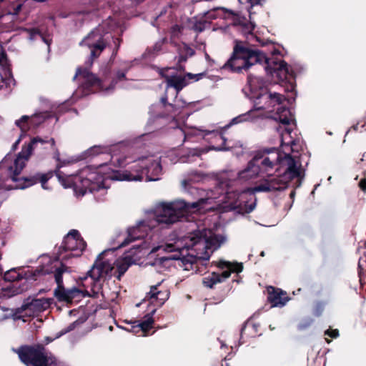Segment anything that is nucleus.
Returning <instances> with one entry per match:
<instances>
[{
	"mask_svg": "<svg viewBox=\"0 0 366 366\" xmlns=\"http://www.w3.org/2000/svg\"><path fill=\"white\" fill-rule=\"evenodd\" d=\"M39 142L45 143L46 141L39 137H34L27 145L22 147L13 164L8 168L9 175L13 182H16L17 188L24 189L40 182L44 189H47V182L54 175L64 188H72L76 194L82 196L88 192H94L105 188L104 180L107 177L102 174L98 169L106 163L99 164L93 170L89 167L84 168L76 175L65 174L60 170L61 165L58 164L54 170L46 173L36 172L28 177H19L26 166L25 161L29 159L32 151L38 147Z\"/></svg>",
	"mask_w": 366,
	"mask_h": 366,
	"instance_id": "f257e3e1",
	"label": "nucleus"
},
{
	"mask_svg": "<svg viewBox=\"0 0 366 366\" xmlns=\"http://www.w3.org/2000/svg\"><path fill=\"white\" fill-rule=\"evenodd\" d=\"M278 164L287 166L282 174L270 175L263 178L252 188L254 192H274L282 191L288 187L289 183L297 179L301 183V165L297 166L295 159L290 154H285L281 160V154L277 149L272 147L258 151L248 162L246 168L238 173L240 179L248 180L257 177L260 173H269Z\"/></svg>",
	"mask_w": 366,
	"mask_h": 366,
	"instance_id": "f03ea898",
	"label": "nucleus"
},
{
	"mask_svg": "<svg viewBox=\"0 0 366 366\" xmlns=\"http://www.w3.org/2000/svg\"><path fill=\"white\" fill-rule=\"evenodd\" d=\"M224 238L222 236H215L207 238L205 232L197 230L191 233L183 241H177L174 243H166L161 248L167 252H172L186 249L191 257L197 259L209 260L211 253L218 249L223 243Z\"/></svg>",
	"mask_w": 366,
	"mask_h": 366,
	"instance_id": "7ed1b4c3",
	"label": "nucleus"
},
{
	"mask_svg": "<svg viewBox=\"0 0 366 366\" xmlns=\"http://www.w3.org/2000/svg\"><path fill=\"white\" fill-rule=\"evenodd\" d=\"M204 202L203 199L192 203L183 200L162 202L156 209L155 219L159 224L169 226L180 221L189 213L199 210Z\"/></svg>",
	"mask_w": 366,
	"mask_h": 366,
	"instance_id": "20e7f679",
	"label": "nucleus"
},
{
	"mask_svg": "<svg viewBox=\"0 0 366 366\" xmlns=\"http://www.w3.org/2000/svg\"><path fill=\"white\" fill-rule=\"evenodd\" d=\"M234 44L232 53L222 69L240 74L247 71L259 61L258 49L249 48L243 41L235 40Z\"/></svg>",
	"mask_w": 366,
	"mask_h": 366,
	"instance_id": "39448f33",
	"label": "nucleus"
},
{
	"mask_svg": "<svg viewBox=\"0 0 366 366\" xmlns=\"http://www.w3.org/2000/svg\"><path fill=\"white\" fill-rule=\"evenodd\" d=\"M162 172L160 163L151 158L145 157L135 162L129 170L114 174L112 179L119 181H141L146 177L147 181H154Z\"/></svg>",
	"mask_w": 366,
	"mask_h": 366,
	"instance_id": "423d86ee",
	"label": "nucleus"
},
{
	"mask_svg": "<svg viewBox=\"0 0 366 366\" xmlns=\"http://www.w3.org/2000/svg\"><path fill=\"white\" fill-rule=\"evenodd\" d=\"M71 269L69 267L65 265L62 262H60L59 266L55 267L54 271H49L48 269L42 268H37L34 272V276L54 273L55 282L57 285L56 288L54 290V294L56 298L59 302H64L66 303H71L73 301H79L81 297L85 296L83 290L74 287L71 289H66L63 284L62 275L65 272L70 273Z\"/></svg>",
	"mask_w": 366,
	"mask_h": 366,
	"instance_id": "0eeeda50",
	"label": "nucleus"
},
{
	"mask_svg": "<svg viewBox=\"0 0 366 366\" xmlns=\"http://www.w3.org/2000/svg\"><path fill=\"white\" fill-rule=\"evenodd\" d=\"M86 247V242L76 229H71L64 236L61 246L57 250V254L62 261L71 257L81 256Z\"/></svg>",
	"mask_w": 366,
	"mask_h": 366,
	"instance_id": "6e6552de",
	"label": "nucleus"
},
{
	"mask_svg": "<svg viewBox=\"0 0 366 366\" xmlns=\"http://www.w3.org/2000/svg\"><path fill=\"white\" fill-rule=\"evenodd\" d=\"M113 269L114 267L108 261L97 260L82 280H86L88 276L91 277L92 292L97 295L102 293L103 283L107 277H112Z\"/></svg>",
	"mask_w": 366,
	"mask_h": 366,
	"instance_id": "1a4fd4ad",
	"label": "nucleus"
},
{
	"mask_svg": "<svg viewBox=\"0 0 366 366\" xmlns=\"http://www.w3.org/2000/svg\"><path fill=\"white\" fill-rule=\"evenodd\" d=\"M213 263L223 271L221 273L213 272L203 278L204 286L210 289L217 283H221L228 279L232 272L239 273L243 269L242 263L230 262L225 260H219Z\"/></svg>",
	"mask_w": 366,
	"mask_h": 366,
	"instance_id": "9d476101",
	"label": "nucleus"
},
{
	"mask_svg": "<svg viewBox=\"0 0 366 366\" xmlns=\"http://www.w3.org/2000/svg\"><path fill=\"white\" fill-rule=\"evenodd\" d=\"M108 44L104 35L99 29H94L85 36L79 45L86 47L90 51V55L86 64L92 66L94 61L99 58Z\"/></svg>",
	"mask_w": 366,
	"mask_h": 366,
	"instance_id": "9b49d317",
	"label": "nucleus"
},
{
	"mask_svg": "<svg viewBox=\"0 0 366 366\" xmlns=\"http://www.w3.org/2000/svg\"><path fill=\"white\" fill-rule=\"evenodd\" d=\"M259 61L257 64L264 65L266 72L279 81H284L291 76L289 66L286 61L277 56L267 57L263 52L258 50Z\"/></svg>",
	"mask_w": 366,
	"mask_h": 366,
	"instance_id": "f8f14e48",
	"label": "nucleus"
},
{
	"mask_svg": "<svg viewBox=\"0 0 366 366\" xmlns=\"http://www.w3.org/2000/svg\"><path fill=\"white\" fill-rule=\"evenodd\" d=\"M77 76H81L84 79L82 84L84 89L86 90L92 92L107 90V87H104V82L106 81V78L104 79H99L95 74L91 73L87 67H79L76 69L74 79Z\"/></svg>",
	"mask_w": 366,
	"mask_h": 366,
	"instance_id": "ddd939ff",
	"label": "nucleus"
},
{
	"mask_svg": "<svg viewBox=\"0 0 366 366\" xmlns=\"http://www.w3.org/2000/svg\"><path fill=\"white\" fill-rule=\"evenodd\" d=\"M224 11L225 13H228L233 16V25L239 26L241 32L245 35L249 40L256 39L257 42L261 43L260 39L253 34L255 25L252 22L248 21L245 17L239 16L232 10L225 9Z\"/></svg>",
	"mask_w": 366,
	"mask_h": 366,
	"instance_id": "4468645a",
	"label": "nucleus"
},
{
	"mask_svg": "<svg viewBox=\"0 0 366 366\" xmlns=\"http://www.w3.org/2000/svg\"><path fill=\"white\" fill-rule=\"evenodd\" d=\"M172 44L176 48L178 54L175 58L177 60L176 69L180 72H184L185 71L184 64L187 61L189 58L194 56L196 52L194 49L184 42H172Z\"/></svg>",
	"mask_w": 366,
	"mask_h": 366,
	"instance_id": "2eb2a0df",
	"label": "nucleus"
},
{
	"mask_svg": "<svg viewBox=\"0 0 366 366\" xmlns=\"http://www.w3.org/2000/svg\"><path fill=\"white\" fill-rule=\"evenodd\" d=\"M46 118L47 115L45 113L35 114L31 117L24 115L16 120L15 124L20 128L22 133H26L31 127H38L43 123Z\"/></svg>",
	"mask_w": 366,
	"mask_h": 366,
	"instance_id": "dca6fc26",
	"label": "nucleus"
},
{
	"mask_svg": "<svg viewBox=\"0 0 366 366\" xmlns=\"http://www.w3.org/2000/svg\"><path fill=\"white\" fill-rule=\"evenodd\" d=\"M148 227L144 221H141L136 226L129 228L127 237L119 244V247H124L137 239L144 238L147 234Z\"/></svg>",
	"mask_w": 366,
	"mask_h": 366,
	"instance_id": "f3484780",
	"label": "nucleus"
},
{
	"mask_svg": "<svg viewBox=\"0 0 366 366\" xmlns=\"http://www.w3.org/2000/svg\"><path fill=\"white\" fill-rule=\"evenodd\" d=\"M267 301L271 307H282L290 300L286 292L280 288L269 286L267 287Z\"/></svg>",
	"mask_w": 366,
	"mask_h": 366,
	"instance_id": "a211bd4d",
	"label": "nucleus"
},
{
	"mask_svg": "<svg viewBox=\"0 0 366 366\" xmlns=\"http://www.w3.org/2000/svg\"><path fill=\"white\" fill-rule=\"evenodd\" d=\"M229 127V125H227L224 127L221 128L220 131H206L205 136L212 135V143L214 144L210 146V149L214 151H227L229 150L230 147L227 145V139L224 135V131Z\"/></svg>",
	"mask_w": 366,
	"mask_h": 366,
	"instance_id": "6ab92c4d",
	"label": "nucleus"
},
{
	"mask_svg": "<svg viewBox=\"0 0 366 366\" xmlns=\"http://www.w3.org/2000/svg\"><path fill=\"white\" fill-rule=\"evenodd\" d=\"M161 282L150 287V290L147 293L145 299L149 300L152 304H157L161 307L168 300L169 292L167 290H159Z\"/></svg>",
	"mask_w": 366,
	"mask_h": 366,
	"instance_id": "aec40b11",
	"label": "nucleus"
},
{
	"mask_svg": "<svg viewBox=\"0 0 366 366\" xmlns=\"http://www.w3.org/2000/svg\"><path fill=\"white\" fill-rule=\"evenodd\" d=\"M247 82L253 97L257 96V93H262L269 89L267 82L262 77L249 74L247 76Z\"/></svg>",
	"mask_w": 366,
	"mask_h": 366,
	"instance_id": "412c9836",
	"label": "nucleus"
},
{
	"mask_svg": "<svg viewBox=\"0 0 366 366\" xmlns=\"http://www.w3.org/2000/svg\"><path fill=\"white\" fill-rule=\"evenodd\" d=\"M26 305L29 313H26V316H31V314L46 310L49 307V301L45 298L34 299L31 302H27Z\"/></svg>",
	"mask_w": 366,
	"mask_h": 366,
	"instance_id": "4be33fe9",
	"label": "nucleus"
},
{
	"mask_svg": "<svg viewBox=\"0 0 366 366\" xmlns=\"http://www.w3.org/2000/svg\"><path fill=\"white\" fill-rule=\"evenodd\" d=\"M160 75L162 77L165 78L166 82L169 86L175 89L177 93L179 92L188 84L185 77L181 76L173 75L169 76L164 74L162 71L160 72Z\"/></svg>",
	"mask_w": 366,
	"mask_h": 366,
	"instance_id": "5701e85b",
	"label": "nucleus"
},
{
	"mask_svg": "<svg viewBox=\"0 0 366 366\" xmlns=\"http://www.w3.org/2000/svg\"><path fill=\"white\" fill-rule=\"evenodd\" d=\"M25 290H26V287H24V285H16V283H10L7 287H2L0 290V300L11 297L23 292Z\"/></svg>",
	"mask_w": 366,
	"mask_h": 366,
	"instance_id": "b1692460",
	"label": "nucleus"
},
{
	"mask_svg": "<svg viewBox=\"0 0 366 366\" xmlns=\"http://www.w3.org/2000/svg\"><path fill=\"white\" fill-rule=\"evenodd\" d=\"M271 97V92L269 90H266L262 93H257V96H254V104L255 107L258 110H267L269 109V98Z\"/></svg>",
	"mask_w": 366,
	"mask_h": 366,
	"instance_id": "393cba45",
	"label": "nucleus"
},
{
	"mask_svg": "<svg viewBox=\"0 0 366 366\" xmlns=\"http://www.w3.org/2000/svg\"><path fill=\"white\" fill-rule=\"evenodd\" d=\"M24 279H26L24 275L18 272L15 269H11L6 272L4 274V280L5 281L9 282L10 283H16V285H20L19 284V281Z\"/></svg>",
	"mask_w": 366,
	"mask_h": 366,
	"instance_id": "a878e982",
	"label": "nucleus"
},
{
	"mask_svg": "<svg viewBox=\"0 0 366 366\" xmlns=\"http://www.w3.org/2000/svg\"><path fill=\"white\" fill-rule=\"evenodd\" d=\"M290 110L285 107H280L277 109V112L275 114L274 119L278 120L280 123L284 125H289L290 119L289 117Z\"/></svg>",
	"mask_w": 366,
	"mask_h": 366,
	"instance_id": "bb28decb",
	"label": "nucleus"
},
{
	"mask_svg": "<svg viewBox=\"0 0 366 366\" xmlns=\"http://www.w3.org/2000/svg\"><path fill=\"white\" fill-rule=\"evenodd\" d=\"M164 109V114L162 115V117H167L172 119H175V117L182 112V108L175 104H166Z\"/></svg>",
	"mask_w": 366,
	"mask_h": 366,
	"instance_id": "cd10ccee",
	"label": "nucleus"
},
{
	"mask_svg": "<svg viewBox=\"0 0 366 366\" xmlns=\"http://www.w3.org/2000/svg\"><path fill=\"white\" fill-rule=\"evenodd\" d=\"M156 309H153L149 313H148L145 317L147 318L144 320H142L139 324V327L144 332H148L150 329L152 328V325L154 323V319L152 317L153 315L155 313Z\"/></svg>",
	"mask_w": 366,
	"mask_h": 366,
	"instance_id": "c85d7f7f",
	"label": "nucleus"
},
{
	"mask_svg": "<svg viewBox=\"0 0 366 366\" xmlns=\"http://www.w3.org/2000/svg\"><path fill=\"white\" fill-rule=\"evenodd\" d=\"M164 39L158 41L157 42H156L154 44V46H152V47L147 48V51H146V53H145V55H147V56H148L149 57L150 56H155L158 55L159 53L162 49V46L164 44Z\"/></svg>",
	"mask_w": 366,
	"mask_h": 366,
	"instance_id": "c756f323",
	"label": "nucleus"
},
{
	"mask_svg": "<svg viewBox=\"0 0 366 366\" xmlns=\"http://www.w3.org/2000/svg\"><path fill=\"white\" fill-rule=\"evenodd\" d=\"M285 99V97L283 95L277 92H271V97L269 98V109L274 108L276 105L281 104Z\"/></svg>",
	"mask_w": 366,
	"mask_h": 366,
	"instance_id": "7c9ffc66",
	"label": "nucleus"
},
{
	"mask_svg": "<svg viewBox=\"0 0 366 366\" xmlns=\"http://www.w3.org/2000/svg\"><path fill=\"white\" fill-rule=\"evenodd\" d=\"M12 317L14 320H21L25 315H23L22 313L26 312H29L28 306L26 302H24L21 307L12 309Z\"/></svg>",
	"mask_w": 366,
	"mask_h": 366,
	"instance_id": "2f4dec72",
	"label": "nucleus"
},
{
	"mask_svg": "<svg viewBox=\"0 0 366 366\" xmlns=\"http://www.w3.org/2000/svg\"><path fill=\"white\" fill-rule=\"evenodd\" d=\"M126 79V72L123 71H117L115 77L112 78L111 83L108 87H107V90L114 89L115 85L118 81L125 80Z\"/></svg>",
	"mask_w": 366,
	"mask_h": 366,
	"instance_id": "473e14b6",
	"label": "nucleus"
},
{
	"mask_svg": "<svg viewBox=\"0 0 366 366\" xmlns=\"http://www.w3.org/2000/svg\"><path fill=\"white\" fill-rule=\"evenodd\" d=\"M194 24L192 25V29L197 32H202L206 27V24H207V21L204 19L203 18L200 19H197V18L194 19Z\"/></svg>",
	"mask_w": 366,
	"mask_h": 366,
	"instance_id": "72a5a7b5",
	"label": "nucleus"
},
{
	"mask_svg": "<svg viewBox=\"0 0 366 366\" xmlns=\"http://www.w3.org/2000/svg\"><path fill=\"white\" fill-rule=\"evenodd\" d=\"M251 118V112H247L245 114H240L232 119L231 122L228 124L229 127L232 124H236L238 123H241L243 122L248 121Z\"/></svg>",
	"mask_w": 366,
	"mask_h": 366,
	"instance_id": "f704fd0d",
	"label": "nucleus"
},
{
	"mask_svg": "<svg viewBox=\"0 0 366 366\" xmlns=\"http://www.w3.org/2000/svg\"><path fill=\"white\" fill-rule=\"evenodd\" d=\"M128 268L129 264L125 262L119 263V264H117L116 269V272L117 273V274H115L118 280H120L121 277L127 271Z\"/></svg>",
	"mask_w": 366,
	"mask_h": 366,
	"instance_id": "c9c22d12",
	"label": "nucleus"
},
{
	"mask_svg": "<svg viewBox=\"0 0 366 366\" xmlns=\"http://www.w3.org/2000/svg\"><path fill=\"white\" fill-rule=\"evenodd\" d=\"M104 150L105 148L104 147H102L100 146H94L87 151V153L89 156L97 155L104 153Z\"/></svg>",
	"mask_w": 366,
	"mask_h": 366,
	"instance_id": "e433bc0d",
	"label": "nucleus"
},
{
	"mask_svg": "<svg viewBox=\"0 0 366 366\" xmlns=\"http://www.w3.org/2000/svg\"><path fill=\"white\" fill-rule=\"evenodd\" d=\"M184 29L183 26L179 24H174L171 27V35L174 37H178Z\"/></svg>",
	"mask_w": 366,
	"mask_h": 366,
	"instance_id": "4c0bfd02",
	"label": "nucleus"
},
{
	"mask_svg": "<svg viewBox=\"0 0 366 366\" xmlns=\"http://www.w3.org/2000/svg\"><path fill=\"white\" fill-rule=\"evenodd\" d=\"M44 140V139H42ZM44 141H46V139H44ZM39 144H41V145H44L45 144H50L51 145V147L53 149H56V152H55V155H54V158L59 162L60 161V158H59V151L56 149L55 147V140L54 138H50L49 140H46V142L45 143H41V142H39Z\"/></svg>",
	"mask_w": 366,
	"mask_h": 366,
	"instance_id": "58836bf2",
	"label": "nucleus"
},
{
	"mask_svg": "<svg viewBox=\"0 0 366 366\" xmlns=\"http://www.w3.org/2000/svg\"><path fill=\"white\" fill-rule=\"evenodd\" d=\"M206 72H202L199 74H192V73H187L186 76H187L189 79H194V81H199L202 79L203 77L206 76Z\"/></svg>",
	"mask_w": 366,
	"mask_h": 366,
	"instance_id": "ea45409f",
	"label": "nucleus"
},
{
	"mask_svg": "<svg viewBox=\"0 0 366 366\" xmlns=\"http://www.w3.org/2000/svg\"><path fill=\"white\" fill-rule=\"evenodd\" d=\"M7 54L3 46H0V64L4 65L7 63Z\"/></svg>",
	"mask_w": 366,
	"mask_h": 366,
	"instance_id": "a19ab883",
	"label": "nucleus"
},
{
	"mask_svg": "<svg viewBox=\"0 0 366 366\" xmlns=\"http://www.w3.org/2000/svg\"><path fill=\"white\" fill-rule=\"evenodd\" d=\"M312 322L313 320L312 319L306 320L298 325V329L300 330H305L312 325Z\"/></svg>",
	"mask_w": 366,
	"mask_h": 366,
	"instance_id": "79ce46f5",
	"label": "nucleus"
},
{
	"mask_svg": "<svg viewBox=\"0 0 366 366\" xmlns=\"http://www.w3.org/2000/svg\"><path fill=\"white\" fill-rule=\"evenodd\" d=\"M325 335L329 336L331 338H337L339 336V330L337 329H328L325 332Z\"/></svg>",
	"mask_w": 366,
	"mask_h": 366,
	"instance_id": "37998d69",
	"label": "nucleus"
},
{
	"mask_svg": "<svg viewBox=\"0 0 366 366\" xmlns=\"http://www.w3.org/2000/svg\"><path fill=\"white\" fill-rule=\"evenodd\" d=\"M22 5L21 4H17L14 5L10 10L9 11V14L12 15H17L19 14V11L21 9Z\"/></svg>",
	"mask_w": 366,
	"mask_h": 366,
	"instance_id": "c03bdc74",
	"label": "nucleus"
},
{
	"mask_svg": "<svg viewBox=\"0 0 366 366\" xmlns=\"http://www.w3.org/2000/svg\"><path fill=\"white\" fill-rule=\"evenodd\" d=\"M74 329V323L69 325L66 329L62 330L58 335H56V338L61 337L63 335L73 330Z\"/></svg>",
	"mask_w": 366,
	"mask_h": 366,
	"instance_id": "a18cd8bd",
	"label": "nucleus"
},
{
	"mask_svg": "<svg viewBox=\"0 0 366 366\" xmlns=\"http://www.w3.org/2000/svg\"><path fill=\"white\" fill-rule=\"evenodd\" d=\"M359 187L362 191L366 192V178H363L359 182Z\"/></svg>",
	"mask_w": 366,
	"mask_h": 366,
	"instance_id": "49530a36",
	"label": "nucleus"
},
{
	"mask_svg": "<svg viewBox=\"0 0 366 366\" xmlns=\"http://www.w3.org/2000/svg\"><path fill=\"white\" fill-rule=\"evenodd\" d=\"M167 100H168V97H167V94H164L160 99V102H161V103H162V104L164 108L166 107V104H170V103L167 102Z\"/></svg>",
	"mask_w": 366,
	"mask_h": 366,
	"instance_id": "de8ad7c7",
	"label": "nucleus"
},
{
	"mask_svg": "<svg viewBox=\"0 0 366 366\" xmlns=\"http://www.w3.org/2000/svg\"><path fill=\"white\" fill-rule=\"evenodd\" d=\"M54 339L51 338L50 337H46L44 340V343H42L44 346L45 345H48L49 343L51 342Z\"/></svg>",
	"mask_w": 366,
	"mask_h": 366,
	"instance_id": "09e8293b",
	"label": "nucleus"
},
{
	"mask_svg": "<svg viewBox=\"0 0 366 366\" xmlns=\"http://www.w3.org/2000/svg\"><path fill=\"white\" fill-rule=\"evenodd\" d=\"M122 41V39H119V38H116L114 41V43L116 44L117 46V49H119V46H120V43Z\"/></svg>",
	"mask_w": 366,
	"mask_h": 366,
	"instance_id": "8fccbe9b",
	"label": "nucleus"
},
{
	"mask_svg": "<svg viewBox=\"0 0 366 366\" xmlns=\"http://www.w3.org/2000/svg\"><path fill=\"white\" fill-rule=\"evenodd\" d=\"M21 136L15 142V143L13 144L12 146V150H15L18 146V144H19L20 141H21Z\"/></svg>",
	"mask_w": 366,
	"mask_h": 366,
	"instance_id": "3c124183",
	"label": "nucleus"
},
{
	"mask_svg": "<svg viewBox=\"0 0 366 366\" xmlns=\"http://www.w3.org/2000/svg\"><path fill=\"white\" fill-rule=\"evenodd\" d=\"M255 207V203L250 204L249 205L248 209H247V212H251Z\"/></svg>",
	"mask_w": 366,
	"mask_h": 366,
	"instance_id": "603ef678",
	"label": "nucleus"
},
{
	"mask_svg": "<svg viewBox=\"0 0 366 366\" xmlns=\"http://www.w3.org/2000/svg\"><path fill=\"white\" fill-rule=\"evenodd\" d=\"M6 244V241L4 238L0 237V248L4 247Z\"/></svg>",
	"mask_w": 366,
	"mask_h": 366,
	"instance_id": "864d4df0",
	"label": "nucleus"
},
{
	"mask_svg": "<svg viewBox=\"0 0 366 366\" xmlns=\"http://www.w3.org/2000/svg\"><path fill=\"white\" fill-rule=\"evenodd\" d=\"M244 331H245V326H244L242 330H241V332H240V340H242L243 338V335H244Z\"/></svg>",
	"mask_w": 366,
	"mask_h": 366,
	"instance_id": "5fc2aeb1",
	"label": "nucleus"
},
{
	"mask_svg": "<svg viewBox=\"0 0 366 366\" xmlns=\"http://www.w3.org/2000/svg\"><path fill=\"white\" fill-rule=\"evenodd\" d=\"M351 129H353L354 131H357L358 130V124H355V125H353L352 127H351Z\"/></svg>",
	"mask_w": 366,
	"mask_h": 366,
	"instance_id": "6e6d98bb",
	"label": "nucleus"
},
{
	"mask_svg": "<svg viewBox=\"0 0 366 366\" xmlns=\"http://www.w3.org/2000/svg\"><path fill=\"white\" fill-rule=\"evenodd\" d=\"M295 191L293 189V190H292V192H290V197L291 198H293V197H295Z\"/></svg>",
	"mask_w": 366,
	"mask_h": 366,
	"instance_id": "4d7b16f0",
	"label": "nucleus"
},
{
	"mask_svg": "<svg viewBox=\"0 0 366 366\" xmlns=\"http://www.w3.org/2000/svg\"><path fill=\"white\" fill-rule=\"evenodd\" d=\"M172 259H177L179 258V257L177 254L174 255L173 257H171Z\"/></svg>",
	"mask_w": 366,
	"mask_h": 366,
	"instance_id": "13d9d810",
	"label": "nucleus"
},
{
	"mask_svg": "<svg viewBox=\"0 0 366 366\" xmlns=\"http://www.w3.org/2000/svg\"><path fill=\"white\" fill-rule=\"evenodd\" d=\"M285 131L290 134L292 132V129H288V128H286L285 129Z\"/></svg>",
	"mask_w": 366,
	"mask_h": 366,
	"instance_id": "bf43d9fd",
	"label": "nucleus"
},
{
	"mask_svg": "<svg viewBox=\"0 0 366 366\" xmlns=\"http://www.w3.org/2000/svg\"><path fill=\"white\" fill-rule=\"evenodd\" d=\"M182 134H183L184 137H186L185 134H184V132L181 131Z\"/></svg>",
	"mask_w": 366,
	"mask_h": 366,
	"instance_id": "052dcab7",
	"label": "nucleus"
},
{
	"mask_svg": "<svg viewBox=\"0 0 366 366\" xmlns=\"http://www.w3.org/2000/svg\"><path fill=\"white\" fill-rule=\"evenodd\" d=\"M182 134H183L184 137H186L185 134H184V132L181 131Z\"/></svg>",
	"mask_w": 366,
	"mask_h": 366,
	"instance_id": "680f3d73",
	"label": "nucleus"
},
{
	"mask_svg": "<svg viewBox=\"0 0 366 366\" xmlns=\"http://www.w3.org/2000/svg\"><path fill=\"white\" fill-rule=\"evenodd\" d=\"M182 134H183L184 137H186L185 134H184V132L181 131Z\"/></svg>",
	"mask_w": 366,
	"mask_h": 366,
	"instance_id": "e2e57ef3",
	"label": "nucleus"
},
{
	"mask_svg": "<svg viewBox=\"0 0 366 366\" xmlns=\"http://www.w3.org/2000/svg\"><path fill=\"white\" fill-rule=\"evenodd\" d=\"M261 255L264 256V252H262Z\"/></svg>",
	"mask_w": 366,
	"mask_h": 366,
	"instance_id": "0e129e2a",
	"label": "nucleus"
},
{
	"mask_svg": "<svg viewBox=\"0 0 366 366\" xmlns=\"http://www.w3.org/2000/svg\"><path fill=\"white\" fill-rule=\"evenodd\" d=\"M2 310H3L4 311H6V310H7V309H5V308H2Z\"/></svg>",
	"mask_w": 366,
	"mask_h": 366,
	"instance_id": "69168bd1",
	"label": "nucleus"
},
{
	"mask_svg": "<svg viewBox=\"0 0 366 366\" xmlns=\"http://www.w3.org/2000/svg\"><path fill=\"white\" fill-rule=\"evenodd\" d=\"M4 1V0H0V3H1V2H2V1Z\"/></svg>",
	"mask_w": 366,
	"mask_h": 366,
	"instance_id": "338daca9",
	"label": "nucleus"
}]
</instances>
